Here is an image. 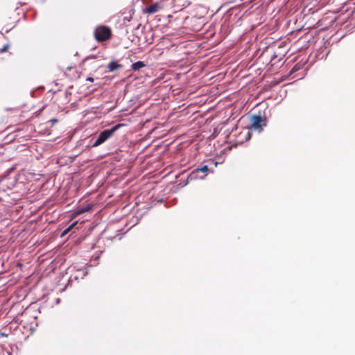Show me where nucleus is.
Returning <instances> with one entry per match:
<instances>
[{
  "label": "nucleus",
  "mask_w": 355,
  "mask_h": 355,
  "mask_svg": "<svg viewBox=\"0 0 355 355\" xmlns=\"http://www.w3.org/2000/svg\"><path fill=\"white\" fill-rule=\"evenodd\" d=\"M69 231H70V230H69L68 228H67L66 230H64L63 231V232L62 233V236H63L66 235V234H67Z\"/></svg>",
  "instance_id": "ddd939ff"
},
{
  "label": "nucleus",
  "mask_w": 355,
  "mask_h": 355,
  "mask_svg": "<svg viewBox=\"0 0 355 355\" xmlns=\"http://www.w3.org/2000/svg\"><path fill=\"white\" fill-rule=\"evenodd\" d=\"M159 6L157 4H152L146 8L148 13L153 14L158 11Z\"/></svg>",
  "instance_id": "39448f33"
},
{
  "label": "nucleus",
  "mask_w": 355,
  "mask_h": 355,
  "mask_svg": "<svg viewBox=\"0 0 355 355\" xmlns=\"http://www.w3.org/2000/svg\"><path fill=\"white\" fill-rule=\"evenodd\" d=\"M267 122L265 114H261L260 112L258 114H252L250 116V129L260 132L267 125Z\"/></svg>",
  "instance_id": "f257e3e1"
},
{
  "label": "nucleus",
  "mask_w": 355,
  "mask_h": 355,
  "mask_svg": "<svg viewBox=\"0 0 355 355\" xmlns=\"http://www.w3.org/2000/svg\"><path fill=\"white\" fill-rule=\"evenodd\" d=\"M123 126V124L119 123L114 126H113L110 129H107L101 132L98 137L96 138V141L92 144V147H97L100 146L101 144H103L105 141H106L107 139H109L111 137L113 136V135L115 133V132L119 130L121 127Z\"/></svg>",
  "instance_id": "f03ea898"
},
{
  "label": "nucleus",
  "mask_w": 355,
  "mask_h": 355,
  "mask_svg": "<svg viewBox=\"0 0 355 355\" xmlns=\"http://www.w3.org/2000/svg\"><path fill=\"white\" fill-rule=\"evenodd\" d=\"M94 35L98 41H105L110 37L111 30L107 26H99L95 29Z\"/></svg>",
  "instance_id": "7ed1b4c3"
},
{
  "label": "nucleus",
  "mask_w": 355,
  "mask_h": 355,
  "mask_svg": "<svg viewBox=\"0 0 355 355\" xmlns=\"http://www.w3.org/2000/svg\"><path fill=\"white\" fill-rule=\"evenodd\" d=\"M107 67H121V64H119L116 61H112L110 62Z\"/></svg>",
  "instance_id": "0eeeda50"
},
{
  "label": "nucleus",
  "mask_w": 355,
  "mask_h": 355,
  "mask_svg": "<svg viewBox=\"0 0 355 355\" xmlns=\"http://www.w3.org/2000/svg\"><path fill=\"white\" fill-rule=\"evenodd\" d=\"M131 67H145L144 64L141 62V61H139V62H135L133 64H132Z\"/></svg>",
  "instance_id": "6e6552de"
},
{
  "label": "nucleus",
  "mask_w": 355,
  "mask_h": 355,
  "mask_svg": "<svg viewBox=\"0 0 355 355\" xmlns=\"http://www.w3.org/2000/svg\"><path fill=\"white\" fill-rule=\"evenodd\" d=\"M78 222L76 221L74 223H73L71 225H69L67 228L71 230H72L76 225H77Z\"/></svg>",
  "instance_id": "1a4fd4ad"
},
{
  "label": "nucleus",
  "mask_w": 355,
  "mask_h": 355,
  "mask_svg": "<svg viewBox=\"0 0 355 355\" xmlns=\"http://www.w3.org/2000/svg\"><path fill=\"white\" fill-rule=\"evenodd\" d=\"M49 122L51 123V125H53L54 124H55L58 122V120L55 119H51Z\"/></svg>",
  "instance_id": "9d476101"
},
{
  "label": "nucleus",
  "mask_w": 355,
  "mask_h": 355,
  "mask_svg": "<svg viewBox=\"0 0 355 355\" xmlns=\"http://www.w3.org/2000/svg\"><path fill=\"white\" fill-rule=\"evenodd\" d=\"M87 80H89L90 82H93L94 81V78L92 77H89L87 78Z\"/></svg>",
  "instance_id": "4468645a"
},
{
  "label": "nucleus",
  "mask_w": 355,
  "mask_h": 355,
  "mask_svg": "<svg viewBox=\"0 0 355 355\" xmlns=\"http://www.w3.org/2000/svg\"><path fill=\"white\" fill-rule=\"evenodd\" d=\"M8 49V44L4 45L3 47L1 50V52H5L7 51Z\"/></svg>",
  "instance_id": "9b49d317"
},
{
  "label": "nucleus",
  "mask_w": 355,
  "mask_h": 355,
  "mask_svg": "<svg viewBox=\"0 0 355 355\" xmlns=\"http://www.w3.org/2000/svg\"><path fill=\"white\" fill-rule=\"evenodd\" d=\"M208 171H209L208 166L207 165H205L203 166L196 168L195 170L193 171L192 173L193 174L198 173V172H202V173H205Z\"/></svg>",
  "instance_id": "423d86ee"
},
{
  "label": "nucleus",
  "mask_w": 355,
  "mask_h": 355,
  "mask_svg": "<svg viewBox=\"0 0 355 355\" xmlns=\"http://www.w3.org/2000/svg\"><path fill=\"white\" fill-rule=\"evenodd\" d=\"M92 207L91 206L90 204H87L85 206H84V207L77 209L76 211H74L72 214L71 218H74L85 212L89 211L92 209Z\"/></svg>",
  "instance_id": "20e7f679"
},
{
  "label": "nucleus",
  "mask_w": 355,
  "mask_h": 355,
  "mask_svg": "<svg viewBox=\"0 0 355 355\" xmlns=\"http://www.w3.org/2000/svg\"><path fill=\"white\" fill-rule=\"evenodd\" d=\"M110 71H113V70L116 69V68L112 67V68H110Z\"/></svg>",
  "instance_id": "2eb2a0df"
},
{
  "label": "nucleus",
  "mask_w": 355,
  "mask_h": 355,
  "mask_svg": "<svg viewBox=\"0 0 355 355\" xmlns=\"http://www.w3.org/2000/svg\"><path fill=\"white\" fill-rule=\"evenodd\" d=\"M300 68H292L291 71H290V74L289 75H291L294 72L297 71Z\"/></svg>",
  "instance_id": "f8f14e48"
}]
</instances>
